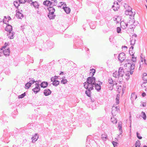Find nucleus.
<instances>
[{
    "instance_id": "1",
    "label": "nucleus",
    "mask_w": 147,
    "mask_h": 147,
    "mask_svg": "<svg viewBox=\"0 0 147 147\" xmlns=\"http://www.w3.org/2000/svg\"><path fill=\"white\" fill-rule=\"evenodd\" d=\"M124 67L126 69H128L130 68L129 71H128L127 74V76L126 74H123V67H121L119 68L118 72L121 76H123L126 80H128L129 78V76L130 75L133 74L134 72V70L135 68V65L134 64L132 63L131 61H129L127 62L124 65Z\"/></svg>"
},
{
    "instance_id": "2",
    "label": "nucleus",
    "mask_w": 147,
    "mask_h": 147,
    "mask_svg": "<svg viewBox=\"0 0 147 147\" xmlns=\"http://www.w3.org/2000/svg\"><path fill=\"white\" fill-rule=\"evenodd\" d=\"M120 110L119 106L117 107L113 106L112 109L111 113L113 116H115L119 113Z\"/></svg>"
},
{
    "instance_id": "3",
    "label": "nucleus",
    "mask_w": 147,
    "mask_h": 147,
    "mask_svg": "<svg viewBox=\"0 0 147 147\" xmlns=\"http://www.w3.org/2000/svg\"><path fill=\"white\" fill-rule=\"evenodd\" d=\"M96 79L95 77H93V76L89 77L87 78V82L88 84L92 85H94L95 83Z\"/></svg>"
},
{
    "instance_id": "4",
    "label": "nucleus",
    "mask_w": 147,
    "mask_h": 147,
    "mask_svg": "<svg viewBox=\"0 0 147 147\" xmlns=\"http://www.w3.org/2000/svg\"><path fill=\"white\" fill-rule=\"evenodd\" d=\"M35 85V87L32 89V91H33L35 94H36L40 91V89L39 84L36 83Z\"/></svg>"
},
{
    "instance_id": "5",
    "label": "nucleus",
    "mask_w": 147,
    "mask_h": 147,
    "mask_svg": "<svg viewBox=\"0 0 147 147\" xmlns=\"http://www.w3.org/2000/svg\"><path fill=\"white\" fill-rule=\"evenodd\" d=\"M118 59L121 62L125 58V54L124 53H120L118 57Z\"/></svg>"
},
{
    "instance_id": "6",
    "label": "nucleus",
    "mask_w": 147,
    "mask_h": 147,
    "mask_svg": "<svg viewBox=\"0 0 147 147\" xmlns=\"http://www.w3.org/2000/svg\"><path fill=\"white\" fill-rule=\"evenodd\" d=\"M119 5L117 2H115L114 5L112 6V8L115 11H116L118 10L119 9Z\"/></svg>"
},
{
    "instance_id": "7",
    "label": "nucleus",
    "mask_w": 147,
    "mask_h": 147,
    "mask_svg": "<svg viewBox=\"0 0 147 147\" xmlns=\"http://www.w3.org/2000/svg\"><path fill=\"white\" fill-rule=\"evenodd\" d=\"M15 34V33L14 32H11V31H9L8 32L7 35L9 38L12 39L13 38L14 35Z\"/></svg>"
},
{
    "instance_id": "8",
    "label": "nucleus",
    "mask_w": 147,
    "mask_h": 147,
    "mask_svg": "<svg viewBox=\"0 0 147 147\" xmlns=\"http://www.w3.org/2000/svg\"><path fill=\"white\" fill-rule=\"evenodd\" d=\"M51 93V91L49 89H45L44 91V94L45 96L49 95Z\"/></svg>"
},
{
    "instance_id": "9",
    "label": "nucleus",
    "mask_w": 147,
    "mask_h": 147,
    "mask_svg": "<svg viewBox=\"0 0 147 147\" xmlns=\"http://www.w3.org/2000/svg\"><path fill=\"white\" fill-rule=\"evenodd\" d=\"M4 55L6 56H8L9 55L10 50L9 48H7L3 51Z\"/></svg>"
},
{
    "instance_id": "10",
    "label": "nucleus",
    "mask_w": 147,
    "mask_h": 147,
    "mask_svg": "<svg viewBox=\"0 0 147 147\" xmlns=\"http://www.w3.org/2000/svg\"><path fill=\"white\" fill-rule=\"evenodd\" d=\"M131 9L129 10H126L125 12V14L127 16H131L134 15L133 12L132 11L131 8Z\"/></svg>"
},
{
    "instance_id": "11",
    "label": "nucleus",
    "mask_w": 147,
    "mask_h": 147,
    "mask_svg": "<svg viewBox=\"0 0 147 147\" xmlns=\"http://www.w3.org/2000/svg\"><path fill=\"white\" fill-rule=\"evenodd\" d=\"M16 16L18 18L22 19L24 17L23 15L19 11L17 12Z\"/></svg>"
},
{
    "instance_id": "12",
    "label": "nucleus",
    "mask_w": 147,
    "mask_h": 147,
    "mask_svg": "<svg viewBox=\"0 0 147 147\" xmlns=\"http://www.w3.org/2000/svg\"><path fill=\"white\" fill-rule=\"evenodd\" d=\"M120 25L121 28L123 29H125L127 26V24L123 21H122L121 22Z\"/></svg>"
},
{
    "instance_id": "13",
    "label": "nucleus",
    "mask_w": 147,
    "mask_h": 147,
    "mask_svg": "<svg viewBox=\"0 0 147 147\" xmlns=\"http://www.w3.org/2000/svg\"><path fill=\"white\" fill-rule=\"evenodd\" d=\"M142 86L143 90L147 92V82L143 83L142 84Z\"/></svg>"
},
{
    "instance_id": "14",
    "label": "nucleus",
    "mask_w": 147,
    "mask_h": 147,
    "mask_svg": "<svg viewBox=\"0 0 147 147\" xmlns=\"http://www.w3.org/2000/svg\"><path fill=\"white\" fill-rule=\"evenodd\" d=\"M5 30L9 32V31H12V27L11 25L8 24L5 28Z\"/></svg>"
},
{
    "instance_id": "15",
    "label": "nucleus",
    "mask_w": 147,
    "mask_h": 147,
    "mask_svg": "<svg viewBox=\"0 0 147 147\" xmlns=\"http://www.w3.org/2000/svg\"><path fill=\"white\" fill-rule=\"evenodd\" d=\"M30 4L31 5H33L36 8H38L39 5L36 1L32 2Z\"/></svg>"
},
{
    "instance_id": "16",
    "label": "nucleus",
    "mask_w": 147,
    "mask_h": 147,
    "mask_svg": "<svg viewBox=\"0 0 147 147\" xmlns=\"http://www.w3.org/2000/svg\"><path fill=\"white\" fill-rule=\"evenodd\" d=\"M48 84V83L47 82H43L41 83L40 85L41 87L45 88L47 86Z\"/></svg>"
},
{
    "instance_id": "17",
    "label": "nucleus",
    "mask_w": 147,
    "mask_h": 147,
    "mask_svg": "<svg viewBox=\"0 0 147 147\" xmlns=\"http://www.w3.org/2000/svg\"><path fill=\"white\" fill-rule=\"evenodd\" d=\"M121 21V18L119 17L116 16L114 18V21L115 23H119Z\"/></svg>"
},
{
    "instance_id": "18",
    "label": "nucleus",
    "mask_w": 147,
    "mask_h": 147,
    "mask_svg": "<svg viewBox=\"0 0 147 147\" xmlns=\"http://www.w3.org/2000/svg\"><path fill=\"white\" fill-rule=\"evenodd\" d=\"M136 37H134L133 36L130 38V43L131 45H134L135 44L136 42Z\"/></svg>"
},
{
    "instance_id": "19",
    "label": "nucleus",
    "mask_w": 147,
    "mask_h": 147,
    "mask_svg": "<svg viewBox=\"0 0 147 147\" xmlns=\"http://www.w3.org/2000/svg\"><path fill=\"white\" fill-rule=\"evenodd\" d=\"M95 85V89L98 91H99L101 89V86H100V84L96 83L94 84Z\"/></svg>"
},
{
    "instance_id": "20",
    "label": "nucleus",
    "mask_w": 147,
    "mask_h": 147,
    "mask_svg": "<svg viewBox=\"0 0 147 147\" xmlns=\"http://www.w3.org/2000/svg\"><path fill=\"white\" fill-rule=\"evenodd\" d=\"M142 79L145 82H147V74L146 73H144L142 77Z\"/></svg>"
},
{
    "instance_id": "21",
    "label": "nucleus",
    "mask_w": 147,
    "mask_h": 147,
    "mask_svg": "<svg viewBox=\"0 0 147 147\" xmlns=\"http://www.w3.org/2000/svg\"><path fill=\"white\" fill-rule=\"evenodd\" d=\"M43 4L45 5H52L51 1H49L46 0L43 3Z\"/></svg>"
},
{
    "instance_id": "22",
    "label": "nucleus",
    "mask_w": 147,
    "mask_h": 147,
    "mask_svg": "<svg viewBox=\"0 0 147 147\" xmlns=\"http://www.w3.org/2000/svg\"><path fill=\"white\" fill-rule=\"evenodd\" d=\"M137 98V95L135 93L131 94V98L132 100H134L136 99Z\"/></svg>"
},
{
    "instance_id": "23",
    "label": "nucleus",
    "mask_w": 147,
    "mask_h": 147,
    "mask_svg": "<svg viewBox=\"0 0 147 147\" xmlns=\"http://www.w3.org/2000/svg\"><path fill=\"white\" fill-rule=\"evenodd\" d=\"M119 75V72L117 71H115L113 74V76L116 78L118 77Z\"/></svg>"
},
{
    "instance_id": "24",
    "label": "nucleus",
    "mask_w": 147,
    "mask_h": 147,
    "mask_svg": "<svg viewBox=\"0 0 147 147\" xmlns=\"http://www.w3.org/2000/svg\"><path fill=\"white\" fill-rule=\"evenodd\" d=\"M111 121L113 124H115L117 123V119L113 117L111 118Z\"/></svg>"
},
{
    "instance_id": "25",
    "label": "nucleus",
    "mask_w": 147,
    "mask_h": 147,
    "mask_svg": "<svg viewBox=\"0 0 147 147\" xmlns=\"http://www.w3.org/2000/svg\"><path fill=\"white\" fill-rule=\"evenodd\" d=\"M63 9L67 13H69L70 12V9L68 7H64Z\"/></svg>"
},
{
    "instance_id": "26",
    "label": "nucleus",
    "mask_w": 147,
    "mask_h": 147,
    "mask_svg": "<svg viewBox=\"0 0 147 147\" xmlns=\"http://www.w3.org/2000/svg\"><path fill=\"white\" fill-rule=\"evenodd\" d=\"M59 81L55 80L53 81L52 84L53 85L55 86H57L59 84Z\"/></svg>"
},
{
    "instance_id": "27",
    "label": "nucleus",
    "mask_w": 147,
    "mask_h": 147,
    "mask_svg": "<svg viewBox=\"0 0 147 147\" xmlns=\"http://www.w3.org/2000/svg\"><path fill=\"white\" fill-rule=\"evenodd\" d=\"M29 79L30 80L29 81V82H28L29 83L30 85H31V86L35 82H37L38 83V81L37 82V81H35L33 78L31 79L30 78Z\"/></svg>"
},
{
    "instance_id": "28",
    "label": "nucleus",
    "mask_w": 147,
    "mask_h": 147,
    "mask_svg": "<svg viewBox=\"0 0 147 147\" xmlns=\"http://www.w3.org/2000/svg\"><path fill=\"white\" fill-rule=\"evenodd\" d=\"M131 55L132 56V61H131V62L132 63H133L132 62V61H133V62H136V57L134 56L133 54V53ZM131 61L129 60L128 61H127V62H128V61ZM133 64H134L135 65V64L134 63H133Z\"/></svg>"
},
{
    "instance_id": "29",
    "label": "nucleus",
    "mask_w": 147,
    "mask_h": 147,
    "mask_svg": "<svg viewBox=\"0 0 147 147\" xmlns=\"http://www.w3.org/2000/svg\"><path fill=\"white\" fill-rule=\"evenodd\" d=\"M140 116L142 117L144 120H146V117L145 113L143 112H142L140 115Z\"/></svg>"
},
{
    "instance_id": "30",
    "label": "nucleus",
    "mask_w": 147,
    "mask_h": 147,
    "mask_svg": "<svg viewBox=\"0 0 147 147\" xmlns=\"http://www.w3.org/2000/svg\"><path fill=\"white\" fill-rule=\"evenodd\" d=\"M119 96L120 95L119 94H117L116 98V105L119 104Z\"/></svg>"
},
{
    "instance_id": "31",
    "label": "nucleus",
    "mask_w": 147,
    "mask_h": 147,
    "mask_svg": "<svg viewBox=\"0 0 147 147\" xmlns=\"http://www.w3.org/2000/svg\"><path fill=\"white\" fill-rule=\"evenodd\" d=\"M56 15L55 14H48V16L50 19H54Z\"/></svg>"
},
{
    "instance_id": "32",
    "label": "nucleus",
    "mask_w": 147,
    "mask_h": 147,
    "mask_svg": "<svg viewBox=\"0 0 147 147\" xmlns=\"http://www.w3.org/2000/svg\"><path fill=\"white\" fill-rule=\"evenodd\" d=\"M96 71V70L94 69H92L90 70V74L92 76H93Z\"/></svg>"
},
{
    "instance_id": "33",
    "label": "nucleus",
    "mask_w": 147,
    "mask_h": 147,
    "mask_svg": "<svg viewBox=\"0 0 147 147\" xmlns=\"http://www.w3.org/2000/svg\"><path fill=\"white\" fill-rule=\"evenodd\" d=\"M13 4L16 8H18V7L20 6V3H18L17 1H15L13 2Z\"/></svg>"
},
{
    "instance_id": "34",
    "label": "nucleus",
    "mask_w": 147,
    "mask_h": 147,
    "mask_svg": "<svg viewBox=\"0 0 147 147\" xmlns=\"http://www.w3.org/2000/svg\"><path fill=\"white\" fill-rule=\"evenodd\" d=\"M51 4L52 5L55 6L57 4V0H51Z\"/></svg>"
},
{
    "instance_id": "35",
    "label": "nucleus",
    "mask_w": 147,
    "mask_h": 147,
    "mask_svg": "<svg viewBox=\"0 0 147 147\" xmlns=\"http://www.w3.org/2000/svg\"><path fill=\"white\" fill-rule=\"evenodd\" d=\"M85 93L86 94V95L89 97H91L90 94V89H88V90H86L85 92Z\"/></svg>"
},
{
    "instance_id": "36",
    "label": "nucleus",
    "mask_w": 147,
    "mask_h": 147,
    "mask_svg": "<svg viewBox=\"0 0 147 147\" xmlns=\"http://www.w3.org/2000/svg\"><path fill=\"white\" fill-rule=\"evenodd\" d=\"M48 9L49 12H55V9L53 7H50L48 8Z\"/></svg>"
},
{
    "instance_id": "37",
    "label": "nucleus",
    "mask_w": 147,
    "mask_h": 147,
    "mask_svg": "<svg viewBox=\"0 0 147 147\" xmlns=\"http://www.w3.org/2000/svg\"><path fill=\"white\" fill-rule=\"evenodd\" d=\"M123 89L120 86L119 87H118V90H117V91L118 93H119L120 92H121L122 90V94H123L124 93V91L123 90Z\"/></svg>"
},
{
    "instance_id": "38",
    "label": "nucleus",
    "mask_w": 147,
    "mask_h": 147,
    "mask_svg": "<svg viewBox=\"0 0 147 147\" xmlns=\"http://www.w3.org/2000/svg\"><path fill=\"white\" fill-rule=\"evenodd\" d=\"M90 84H88L87 83H86V82H85L84 83V87L86 89H87L89 88V87H90Z\"/></svg>"
},
{
    "instance_id": "39",
    "label": "nucleus",
    "mask_w": 147,
    "mask_h": 147,
    "mask_svg": "<svg viewBox=\"0 0 147 147\" xmlns=\"http://www.w3.org/2000/svg\"><path fill=\"white\" fill-rule=\"evenodd\" d=\"M26 95V92H25L24 93L18 96V98H22L24 97Z\"/></svg>"
},
{
    "instance_id": "40",
    "label": "nucleus",
    "mask_w": 147,
    "mask_h": 147,
    "mask_svg": "<svg viewBox=\"0 0 147 147\" xmlns=\"http://www.w3.org/2000/svg\"><path fill=\"white\" fill-rule=\"evenodd\" d=\"M19 2L20 3L24 4L26 2V0H19Z\"/></svg>"
},
{
    "instance_id": "41",
    "label": "nucleus",
    "mask_w": 147,
    "mask_h": 147,
    "mask_svg": "<svg viewBox=\"0 0 147 147\" xmlns=\"http://www.w3.org/2000/svg\"><path fill=\"white\" fill-rule=\"evenodd\" d=\"M67 80L66 79H63L61 81V83L63 84H65L67 83Z\"/></svg>"
},
{
    "instance_id": "42",
    "label": "nucleus",
    "mask_w": 147,
    "mask_h": 147,
    "mask_svg": "<svg viewBox=\"0 0 147 147\" xmlns=\"http://www.w3.org/2000/svg\"><path fill=\"white\" fill-rule=\"evenodd\" d=\"M31 86V85L28 82L25 84V86L27 87V89H28Z\"/></svg>"
},
{
    "instance_id": "43",
    "label": "nucleus",
    "mask_w": 147,
    "mask_h": 147,
    "mask_svg": "<svg viewBox=\"0 0 147 147\" xmlns=\"http://www.w3.org/2000/svg\"><path fill=\"white\" fill-rule=\"evenodd\" d=\"M117 31L118 33H121V29L119 27H118L117 28Z\"/></svg>"
},
{
    "instance_id": "44",
    "label": "nucleus",
    "mask_w": 147,
    "mask_h": 147,
    "mask_svg": "<svg viewBox=\"0 0 147 147\" xmlns=\"http://www.w3.org/2000/svg\"><path fill=\"white\" fill-rule=\"evenodd\" d=\"M112 144L113 145V146L114 147H116L117 146V145L118 144V143L117 142H113Z\"/></svg>"
},
{
    "instance_id": "45",
    "label": "nucleus",
    "mask_w": 147,
    "mask_h": 147,
    "mask_svg": "<svg viewBox=\"0 0 147 147\" xmlns=\"http://www.w3.org/2000/svg\"><path fill=\"white\" fill-rule=\"evenodd\" d=\"M38 138H35L34 137H32V142H35L37 140Z\"/></svg>"
},
{
    "instance_id": "46",
    "label": "nucleus",
    "mask_w": 147,
    "mask_h": 147,
    "mask_svg": "<svg viewBox=\"0 0 147 147\" xmlns=\"http://www.w3.org/2000/svg\"><path fill=\"white\" fill-rule=\"evenodd\" d=\"M94 85L90 84V87H89V88L88 89H90V91L91 90H92L93 89V85Z\"/></svg>"
},
{
    "instance_id": "47",
    "label": "nucleus",
    "mask_w": 147,
    "mask_h": 147,
    "mask_svg": "<svg viewBox=\"0 0 147 147\" xmlns=\"http://www.w3.org/2000/svg\"><path fill=\"white\" fill-rule=\"evenodd\" d=\"M137 135L138 138L140 139L142 138V137L140 136V134L138 132L137 133Z\"/></svg>"
},
{
    "instance_id": "48",
    "label": "nucleus",
    "mask_w": 147,
    "mask_h": 147,
    "mask_svg": "<svg viewBox=\"0 0 147 147\" xmlns=\"http://www.w3.org/2000/svg\"><path fill=\"white\" fill-rule=\"evenodd\" d=\"M109 83L112 84H113V81L111 79H109L108 81Z\"/></svg>"
},
{
    "instance_id": "49",
    "label": "nucleus",
    "mask_w": 147,
    "mask_h": 147,
    "mask_svg": "<svg viewBox=\"0 0 147 147\" xmlns=\"http://www.w3.org/2000/svg\"><path fill=\"white\" fill-rule=\"evenodd\" d=\"M90 28L92 29H94L95 28V26L94 25V26H93L92 25V24H91L90 25Z\"/></svg>"
},
{
    "instance_id": "50",
    "label": "nucleus",
    "mask_w": 147,
    "mask_h": 147,
    "mask_svg": "<svg viewBox=\"0 0 147 147\" xmlns=\"http://www.w3.org/2000/svg\"><path fill=\"white\" fill-rule=\"evenodd\" d=\"M60 3H63V4H61L62 5H64L63 6V9H64V7H67L66 6L67 5H66V4L65 3H62V2H61Z\"/></svg>"
},
{
    "instance_id": "51",
    "label": "nucleus",
    "mask_w": 147,
    "mask_h": 147,
    "mask_svg": "<svg viewBox=\"0 0 147 147\" xmlns=\"http://www.w3.org/2000/svg\"><path fill=\"white\" fill-rule=\"evenodd\" d=\"M119 129L120 130V131H121L122 130V127H121V125H119Z\"/></svg>"
},
{
    "instance_id": "52",
    "label": "nucleus",
    "mask_w": 147,
    "mask_h": 147,
    "mask_svg": "<svg viewBox=\"0 0 147 147\" xmlns=\"http://www.w3.org/2000/svg\"><path fill=\"white\" fill-rule=\"evenodd\" d=\"M3 52V50L2 49H0V57L2 56V54L1 53Z\"/></svg>"
},
{
    "instance_id": "53",
    "label": "nucleus",
    "mask_w": 147,
    "mask_h": 147,
    "mask_svg": "<svg viewBox=\"0 0 147 147\" xmlns=\"http://www.w3.org/2000/svg\"><path fill=\"white\" fill-rule=\"evenodd\" d=\"M139 144V142H136V147H138V144Z\"/></svg>"
},
{
    "instance_id": "54",
    "label": "nucleus",
    "mask_w": 147,
    "mask_h": 147,
    "mask_svg": "<svg viewBox=\"0 0 147 147\" xmlns=\"http://www.w3.org/2000/svg\"><path fill=\"white\" fill-rule=\"evenodd\" d=\"M122 49H127V47L126 46H123L122 47Z\"/></svg>"
},
{
    "instance_id": "55",
    "label": "nucleus",
    "mask_w": 147,
    "mask_h": 147,
    "mask_svg": "<svg viewBox=\"0 0 147 147\" xmlns=\"http://www.w3.org/2000/svg\"><path fill=\"white\" fill-rule=\"evenodd\" d=\"M34 137L35 138H38V136L37 134H35Z\"/></svg>"
},
{
    "instance_id": "56",
    "label": "nucleus",
    "mask_w": 147,
    "mask_h": 147,
    "mask_svg": "<svg viewBox=\"0 0 147 147\" xmlns=\"http://www.w3.org/2000/svg\"><path fill=\"white\" fill-rule=\"evenodd\" d=\"M7 19H8V21H7V22H8V21L10 20H11V18L10 16H8L7 17Z\"/></svg>"
},
{
    "instance_id": "57",
    "label": "nucleus",
    "mask_w": 147,
    "mask_h": 147,
    "mask_svg": "<svg viewBox=\"0 0 147 147\" xmlns=\"http://www.w3.org/2000/svg\"><path fill=\"white\" fill-rule=\"evenodd\" d=\"M54 80H55V79H54V78L53 77H52L51 78V81L53 82Z\"/></svg>"
},
{
    "instance_id": "58",
    "label": "nucleus",
    "mask_w": 147,
    "mask_h": 147,
    "mask_svg": "<svg viewBox=\"0 0 147 147\" xmlns=\"http://www.w3.org/2000/svg\"><path fill=\"white\" fill-rule=\"evenodd\" d=\"M146 95V94L144 92H143L142 94V96H143V97H144V96H145Z\"/></svg>"
},
{
    "instance_id": "59",
    "label": "nucleus",
    "mask_w": 147,
    "mask_h": 147,
    "mask_svg": "<svg viewBox=\"0 0 147 147\" xmlns=\"http://www.w3.org/2000/svg\"><path fill=\"white\" fill-rule=\"evenodd\" d=\"M3 22L4 23L6 24V20H5V18H4L3 19Z\"/></svg>"
},
{
    "instance_id": "60",
    "label": "nucleus",
    "mask_w": 147,
    "mask_h": 147,
    "mask_svg": "<svg viewBox=\"0 0 147 147\" xmlns=\"http://www.w3.org/2000/svg\"><path fill=\"white\" fill-rule=\"evenodd\" d=\"M53 77L54 78V79H55V80H56L58 78V77L56 76H55Z\"/></svg>"
},
{
    "instance_id": "61",
    "label": "nucleus",
    "mask_w": 147,
    "mask_h": 147,
    "mask_svg": "<svg viewBox=\"0 0 147 147\" xmlns=\"http://www.w3.org/2000/svg\"><path fill=\"white\" fill-rule=\"evenodd\" d=\"M26 2L28 3H30V2H32V0H26Z\"/></svg>"
},
{
    "instance_id": "62",
    "label": "nucleus",
    "mask_w": 147,
    "mask_h": 147,
    "mask_svg": "<svg viewBox=\"0 0 147 147\" xmlns=\"http://www.w3.org/2000/svg\"><path fill=\"white\" fill-rule=\"evenodd\" d=\"M54 12H49V14H54Z\"/></svg>"
},
{
    "instance_id": "63",
    "label": "nucleus",
    "mask_w": 147,
    "mask_h": 147,
    "mask_svg": "<svg viewBox=\"0 0 147 147\" xmlns=\"http://www.w3.org/2000/svg\"><path fill=\"white\" fill-rule=\"evenodd\" d=\"M146 104L145 103H143L142 104V106L143 107H145L146 106Z\"/></svg>"
},
{
    "instance_id": "64",
    "label": "nucleus",
    "mask_w": 147,
    "mask_h": 147,
    "mask_svg": "<svg viewBox=\"0 0 147 147\" xmlns=\"http://www.w3.org/2000/svg\"><path fill=\"white\" fill-rule=\"evenodd\" d=\"M85 50L86 51H88L89 50V49L88 48H85Z\"/></svg>"
}]
</instances>
